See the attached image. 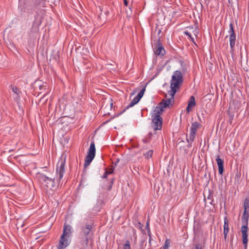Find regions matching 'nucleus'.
Segmentation results:
<instances>
[{
	"label": "nucleus",
	"mask_w": 249,
	"mask_h": 249,
	"mask_svg": "<svg viewBox=\"0 0 249 249\" xmlns=\"http://www.w3.org/2000/svg\"><path fill=\"white\" fill-rule=\"evenodd\" d=\"M71 226L65 224L63 233L57 246L58 249H64L69 245L71 235Z\"/></svg>",
	"instance_id": "obj_1"
},
{
	"label": "nucleus",
	"mask_w": 249,
	"mask_h": 249,
	"mask_svg": "<svg viewBox=\"0 0 249 249\" xmlns=\"http://www.w3.org/2000/svg\"><path fill=\"white\" fill-rule=\"evenodd\" d=\"M183 81V75L181 72L179 71H174L170 82L171 92H173V94L176 93L177 90L181 86Z\"/></svg>",
	"instance_id": "obj_2"
},
{
	"label": "nucleus",
	"mask_w": 249,
	"mask_h": 249,
	"mask_svg": "<svg viewBox=\"0 0 249 249\" xmlns=\"http://www.w3.org/2000/svg\"><path fill=\"white\" fill-rule=\"evenodd\" d=\"M95 146L94 142L90 143L89 148L88 150V154L85 158L84 168H86L91 163L95 156Z\"/></svg>",
	"instance_id": "obj_3"
},
{
	"label": "nucleus",
	"mask_w": 249,
	"mask_h": 249,
	"mask_svg": "<svg viewBox=\"0 0 249 249\" xmlns=\"http://www.w3.org/2000/svg\"><path fill=\"white\" fill-rule=\"evenodd\" d=\"M66 162V156H62L59 160L56 166V173L59 176L58 180L60 181L62 178L65 172V165Z\"/></svg>",
	"instance_id": "obj_4"
},
{
	"label": "nucleus",
	"mask_w": 249,
	"mask_h": 249,
	"mask_svg": "<svg viewBox=\"0 0 249 249\" xmlns=\"http://www.w3.org/2000/svg\"><path fill=\"white\" fill-rule=\"evenodd\" d=\"M39 178V180L44 184L47 189L52 190L55 187L54 179L49 178L43 174H41Z\"/></svg>",
	"instance_id": "obj_5"
},
{
	"label": "nucleus",
	"mask_w": 249,
	"mask_h": 249,
	"mask_svg": "<svg viewBox=\"0 0 249 249\" xmlns=\"http://www.w3.org/2000/svg\"><path fill=\"white\" fill-rule=\"evenodd\" d=\"M152 127L154 130H160L162 125V118L159 115H152Z\"/></svg>",
	"instance_id": "obj_6"
},
{
	"label": "nucleus",
	"mask_w": 249,
	"mask_h": 249,
	"mask_svg": "<svg viewBox=\"0 0 249 249\" xmlns=\"http://www.w3.org/2000/svg\"><path fill=\"white\" fill-rule=\"evenodd\" d=\"M92 229V226L91 224L86 223L82 226L81 228V232L80 233V236H87L89 238L92 235L91 230Z\"/></svg>",
	"instance_id": "obj_7"
},
{
	"label": "nucleus",
	"mask_w": 249,
	"mask_h": 249,
	"mask_svg": "<svg viewBox=\"0 0 249 249\" xmlns=\"http://www.w3.org/2000/svg\"><path fill=\"white\" fill-rule=\"evenodd\" d=\"M168 94L171 96L170 98L167 99H163L160 102V105L163 106V107L165 108L168 107L170 108V106H172L173 104L174 103V95L175 93H173L171 92V89L168 91Z\"/></svg>",
	"instance_id": "obj_8"
},
{
	"label": "nucleus",
	"mask_w": 249,
	"mask_h": 249,
	"mask_svg": "<svg viewBox=\"0 0 249 249\" xmlns=\"http://www.w3.org/2000/svg\"><path fill=\"white\" fill-rule=\"evenodd\" d=\"M244 212L242 217V222L247 224L249 217V198L245 199L244 203Z\"/></svg>",
	"instance_id": "obj_9"
},
{
	"label": "nucleus",
	"mask_w": 249,
	"mask_h": 249,
	"mask_svg": "<svg viewBox=\"0 0 249 249\" xmlns=\"http://www.w3.org/2000/svg\"><path fill=\"white\" fill-rule=\"evenodd\" d=\"M154 52L155 54L157 55H163L165 53V50L160 40V38L158 40L155 46Z\"/></svg>",
	"instance_id": "obj_10"
},
{
	"label": "nucleus",
	"mask_w": 249,
	"mask_h": 249,
	"mask_svg": "<svg viewBox=\"0 0 249 249\" xmlns=\"http://www.w3.org/2000/svg\"><path fill=\"white\" fill-rule=\"evenodd\" d=\"M215 160L218 167V173L220 175H222L224 171V160L220 158L219 155L216 156Z\"/></svg>",
	"instance_id": "obj_11"
},
{
	"label": "nucleus",
	"mask_w": 249,
	"mask_h": 249,
	"mask_svg": "<svg viewBox=\"0 0 249 249\" xmlns=\"http://www.w3.org/2000/svg\"><path fill=\"white\" fill-rule=\"evenodd\" d=\"M196 105L195 98L193 96H191L188 102V106L186 107V111L189 113L191 109Z\"/></svg>",
	"instance_id": "obj_12"
},
{
	"label": "nucleus",
	"mask_w": 249,
	"mask_h": 249,
	"mask_svg": "<svg viewBox=\"0 0 249 249\" xmlns=\"http://www.w3.org/2000/svg\"><path fill=\"white\" fill-rule=\"evenodd\" d=\"M89 238L87 236H80L81 249H85L88 247Z\"/></svg>",
	"instance_id": "obj_13"
},
{
	"label": "nucleus",
	"mask_w": 249,
	"mask_h": 249,
	"mask_svg": "<svg viewBox=\"0 0 249 249\" xmlns=\"http://www.w3.org/2000/svg\"><path fill=\"white\" fill-rule=\"evenodd\" d=\"M164 108L165 107H163V106H161L160 103L159 105L157 106L155 109L153 110V115H159L160 116V115L162 114L163 112Z\"/></svg>",
	"instance_id": "obj_14"
},
{
	"label": "nucleus",
	"mask_w": 249,
	"mask_h": 249,
	"mask_svg": "<svg viewBox=\"0 0 249 249\" xmlns=\"http://www.w3.org/2000/svg\"><path fill=\"white\" fill-rule=\"evenodd\" d=\"M41 21L40 20L36 19L33 23L32 31L34 32H38L39 31V27L41 24Z\"/></svg>",
	"instance_id": "obj_15"
},
{
	"label": "nucleus",
	"mask_w": 249,
	"mask_h": 249,
	"mask_svg": "<svg viewBox=\"0 0 249 249\" xmlns=\"http://www.w3.org/2000/svg\"><path fill=\"white\" fill-rule=\"evenodd\" d=\"M200 124L197 122H194L192 124L191 127L190 133H194L196 134V132L197 129L200 127Z\"/></svg>",
	"instance_id": "obj_16"
},
{
	"label": "nucleus",
	"mask_w": 249,
	"mask_h": 249,
	"mask_svg": "<svg viewBox=\"0 0 249 249\" xmlns=\"http://www.w3.org/2000/svg\"><path fill=\"white\" fill-rule=\"evenodd\" d=\"M140 100L136 96L130 102V103L122 112H121L120 114L123 113L125 111L126 109L134 106L135 104L138 103Z\"/></svg>",
	"instance_id": "obj_17"
},
{
	"label": "nucleus",
	"mask_w": 249,
	"mask_h": 249,
	"mask_svg": "<svg viewBox=\"0 0 249 249\" xmlns=\"http://www.w3.org/2000/svg\"><path fill=\"white\" fill-rule=\"evenodd\" d=\"M230 47L231 50H233L235 46V40H236V35H230Z\"/></svg>",
	"instance_id": "obj_18"
},
{
	"label": "nucleus",
	"mask_w": 249,
	"mask_h": 249,
	"mask_svg": "<svg viewBox=\"0 0 249 249\" xmlns=\"http://www.w3.org/2000/svg\"><path fill=\"white\" fill-rule=\"evenodd\" d=\"M243 223L245 224V225H243L242 226L241 232H242V233H248V229H249L248 227V222H247V224L245 223V222H243Z\"/></svg>",
	"instance_id": "obj_19"
},
{
	"label": "nucleus",
	"mask_w": 249,
	"mask_h": 249,
	"mask_svg": "<svg viewBox=\"0 0 249 249\" xmlns=\"http://www.w3.org/2000/svg\"><path fill=\"white\" fill-rule=\"evenodd\" d=\"M153 154V151L152 150H150L146 153L143 154V155L146 159H149L152 157Z\"/></svg>",
	"instance_id": "obj_20"
},
{
	"label": "nucleus",
	"mask_w": 249,
	"mask_h": 249,
	"mask_svg": "<svg viewBox=\"0 0 249 249\" xmlns=\"http://www.w3.org/2000/svg\"><path fill=\"white\" fill-rule=\"evenodd\" d=\"M171 241L169 239H166L165 241V243L164 246H163V249H168L169 247L170 246Z\"/></svg>",
	"instance_id": "obj_21"
},
{
	"label": "nucleus",
	"mask_w": 249,
	"mask_h": 249,
	"mask_svg": "<svg viewBox=\"0 0 249 249\" xmlns=\"http://www.w3.org/2000/svg\"><path fill=\"white\" fill-rule=\"evenodd\" d=\"M229 33L230 34V35H235L233 29V24L232 22H231V23L230 24Z\"/></svg>",
	"instance_id": "obj_22"
},
{
	"label": "nucleus",
	"mask_w": 249,
	"mask_h": 249,
	"mask_svg": "<svg viewBox=\"0 0 249 249\" xmlns=\"http://www.w3.org/2000/svg\"><path fill=\"white\" fill-rule=\"evenodd\" d=\"M123 249H131L130 243L129 240H126L123 246Z\"/></svg>",
	"instance_id": "obj_23"
},
{
	"label": "nucleus",
	"mask_w": 249,
	"mask_h": 249,
	"mask_svg": "<svg viewBox=\"0 0 249 249\" xmlns=\"http://www.w3.org/2000/svg\"><path fill=\"white\" fill-rule=\"evenodd\" d=\"M145 90V88H143L140 92L138 93V94L136 96V97L139 98L140 100L142 98L143 96Z\"/></svg>",
	"instance_id": "obj_24"
},
{
	"label": "nucleus",
	"mask_w": 249,
	"mask_h": 249,
	"mask_svg": "<svg viewBox=\"0 0 249 249\" xmlns=\"http://www.w3.org/2000/svg\"><path fill=\"white\" fill-rule=\"evenodd\" d=\"M113 172V169H111L110 171L106 170L102 176L103 178H105L107 177L108 175L111 174Z\"/></svg>",
	"instance_id": "obj_25"
},
{
	"label": "nucleus",
	"mask_w": 249,
	"mask_h": 249,
	"mask_svg": "<svg viewBox=\"0 0 249 249\" xmlns=\"http://www.w3.org/2000/svg\"><path fill=\"white\" fill-rule=\"evenodd\" d=\"M229 230V223L228 219H227V217L225 218L224 219V230Z\"/></svg>",
	"instance_id": "obj_26"
},
{
	"label": "nucleus",
	"mask_w": 249,
	"mask_h": 249,
	"mask_svg": "<svg viewBox=\"0 0 249 249\" xmlns=\"http://www.w3.org/2000/svg\"><path fill=\"white\" fill-rule=\"evenodd\" d=\"M184 34L188 36L191 39V41L195 44L196 45L195 42V39L194 37H193L191 36V34L190 32H188V31H185L184 32Z\"/></svg>",
	"instance_id": "obj_27"
},
{
	"label": "nucleus",
	"mask_w": 249,
	"mask_h": 249,
	"mask_svg": "<svg viewBox=\"0 0 249 249\" xmlns=\"http://www.w3.org/2000/svg\"><path fill=\"white\" fill-rule=\"evenodd\" d=\"M243 238V243L244 245V249H247V245H248V238Z\"/></svg>",
	"instance_id": "obj_28"
},
{
	"label": "nucleus",
	"mask_w": 249,
	"mask_h": 249,
	"mask_svg": "<svg viewBox=\"0 0 249 249\" xmlns=\"http://www.w3.org/2000/svg\"><path fill=\"white\" fill-rule=\"evenodd\" d=\"M195 137H196V134L190 133V136H189L190 141L191 142H193L195 139Z\"/></svg>",
	"instance_id": "obj_29"
},
{
	"label": "nucleus",
	"mask_w": 249,
	"mask_h": 249,
	"mask_svg": "<svg viewBox=\"0 0 249 249\" xmlns=\"http://www.w3.org/2000/svg\"><path fill=\"white\" fill-rule=\"evenodd\" d=\"M12 90L15 93H16L17 94H18L19 90L18 88H17L16 87H13L12 88Z\"/></svg>",
	"instance_id": "obj_30"
},
{
	"label": "nucleus",
	"mask_w": 249,
	"mask_h": 249,
	"mask_svg": "<svg viewBox=\"0 0 249 249\" xmlns=\"http://www.w3.org/2000/svg\"><path fill=\"white\" fill-rule=\"evenodd\" d=\"M113 182H114V178H111L110 181V184L109 186L108 187V190L111 189V188H112V185L113 184Z\"/></svg>",
	"instance_id": "obj_31"
},
{
	"label": "nucleus",
	"mask_w": 249,
	"mask_h": 249,
	"mask_svg": "<svg viewBox=\"0 0 249 249\" xmlns=\"http://www.w3.org/2000/svg\"><path fill=\"white\" fill-rule=\"evenodd\" d=\"M142 142L144 143H148V142H149L150 140L148 139V138H147V137H146L145 138H144L142 140Z\"/></svg>",
	"instance_id": "obj_32"
},
{
	"label": "nucleus",
	"mask_w": 249,
	"mask_h": 249,
	"mask_svg": "<svg viewBox=\"0 0 249 249\" xmlns=\"http://www.w3.org/2000/svg\"><path fill=\"white\" fill-rule=\"evenodd\" d=\"M195 249H202L201 245L199 244H197L195 246Z\"/></svg>",
	"instance_id": "obj_33"
},
{
	"label": "nucleus",
	"mask_w": 249,
	"mask_h": 249,
	"mask_svg": "<svg viewBox=\"0 0 249 249\" xmlns=\"http://www.w3.org/2000/svg\"><path fill=\"white\" fill-rule=\"evenodd\" d=\"M229 231V230H224V234L225 238H226V237H227V234L228 233Z\"/></svg>",
	"instance_id": "obj_34"
},
{
	"label": "nucleus",
	"mask_w": 249,
	"mask_h": 249,
	"mask_svg": "<svg viewBox=\"0 0 249 249\" xmlns=\"http://www.w3.org/2000/svg\"><path fill=\"white\" fill-rule=\"evenodd\" d=\"M153 134L152 132H149L148 135H147L146 137L148 138V139L150 140L151 139V137L152 136Z\"/></svg>",
	"instance_id": "obj_35"
},
{
	"label": "nucleus",
	"mask_w": 249,
	"mask_h": 249,
	"mask_svg": "<svg viewBox=\"0 0 249 249\" xmlns=\"http://www.w3.org/2000/svg\"><path fill=\"white\" fill-rule=\"evenodd\" d=\"M242 238H248V233H242Z\"/></svg>",
	"instance_id": "obj_36"
},
{
	"label": "nucleus",
	"mask_w": 249,
	"mask_h": 249,
	"mask_svg": "<svg viewBox=\"0 0 249 249\" xmlns=\"http://www.w3.org/2000/svg\"><path fill=\"white\" fill-rule=\"evenodd\" d=\"M229 117H230V120H232L234 117V115L233 114H230L229 113Z\"/></svg>",
	"instance_id": "obj_37"
},
{
	"label": "nucleus",
	"mask_w": 249,
	"mask_h": 249,
	"mask_svg": "<svg viewBox=\"0 0 249 249\" xmlns=\"http://www.w3.org/2000/svg\"><path fill=\"white\" fill-rule=\"evenodd\" d=\"M124 4L125 6H127L128 2H127V0H124Z\"/></svg>",
	"instance_id": "obj_38"
},
{
	"label": "nucleus",
	"mask_w": 249,
	"mask_h": 249,
	"mask_svg": "<svg viewBox=\"0 0 249 249\" xmlns=\"http://www.w3.org/2000/svg\"><path fill=\"white\" fill-rule=\"evenodd\" d=\"M44 86H43V85H40V86H39V89H40V90H41L42 89H44Z\"/></svg>",
	"instance_id": "obj_39"
},
{
	"label": "nucleus",
	"mask_w": 249,
	"mask_h": 249,
	"mask_svg": "<svg viewBox=\"0 0 249 249\" xmlns=\"http://www.w3.org/2000/svg\"><path fill=\"white\" fill-rule=\"evenodd\" d=\"M119 160H117V161L115 162L114 166H117V163L119 162Z\"/></svg>",
	"instance_id": "obj_40"
},
{
	"label": "nucleus",
	"mask_w": 249,
	"mask_h": 249,
	"mask_svg": "<svg viewBox=\"0 0 249 249\" xmlns=\"http://www.w3.org/2000/svg\"><path fill=\"white\" fill-rule=\"evenodd\" d=\"M45 95H44V96L40 99V101H41L43 98H44Z\"/></svg>",
	"instance_id": "obj_41"
},
{
	"label": "nucleus",
	"mask_w": 249,
	"mask_h": 249,
	"mask_svg": "<svg viewBox=\"0 0 249 249\" xmlns=\"http://www.w3.org/2000/svg\"><path fill=\"white\" fill-rule=\"evenodd\" d=\"M110 107H112V106H113V103L111 102V103H110Z\"/></svg>",
	"instance_id": "obj_42"
},
{
	"label": "nucleus",
	"mask_w": 249,
	"mask_h": 249,
	"mask_svg": "<svg viewBox=\"0 0 249 249\" xmlns=\"http://www.w3.org/2000/svg\"><path fill=\"white\" fill-rule=\"evenodd\" d=\"M192 146L191 143H190L188 145V147H191Z\"/></svg>",
	"instance_id": "obj_43"
},
{
	"label": "nucleus",
	"mask_w": 249,
	"mask_h": 249,
	"mask_svg": "<svg viewBox=\"0 0 249 249\" xmlns=\"http://www.w3.org/2000/svg\"><path fill=\"white\" fill-rule=\"evenodd\" d=\"M160 33H161V30H159L158 34H160Z\"/></svg>",
	"instance_id": "obj_44"
},
{
	"label": "nucleus",
	"mask_w": 249,
	"mask_h": 249,
	"mask_svg": "<svg viewBox=\"0 0 249 249\" xmlns=\"http://www.w3.org/2000/svg\"><path fill=\"white\" fill-rule=\"evenodd\" d=\"M213 200L212 201V202H211L210 203H211L212 205H214V204H213Z\"/></svg>",
	"instance_id": "obj_45"
},
{
	"label": "nucleus",
	"mask_w": 249,
	"mask_h": 249,
	"mask_svg": "<svg viewBox=\"0 0 249 249\" xmlns=\"http://www.w3.org/2000/svg\"><path fill=\"white\" fill-rule=\"evenodd\" d=\"M149 235L150 236L149 242H150V240H151L150 238H151V237H150V234H149Z\"/></svg>",
	"instance_id": "obj_46"
},
{
	"label": "nucleus",
	"mask_w": 249,
	"mask_h": 249,
	"mask_svg": "<svg viewBox=\"0 0 249 249\" xmlns=\"http://www.w3.org/2000/svg\"><path fill=\"white\" fill-rule=\"evenodd\" d=\"M187 141L188 142H189V140L188 139H187Z\"/></svg>",
	"instance_id": "obj_47"
}]
</instances>
